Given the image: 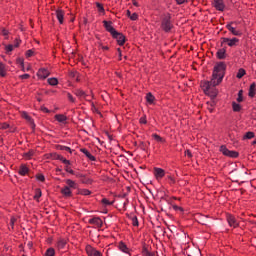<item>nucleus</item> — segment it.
Returning a JSON list of instances; mask_svg holds the SVG:
<instances>
[{
    "label": "nucleus",
    "mask_w": 256,
    "mask_h": 256,
    "mask_svg": "<svg viewBox=\"0 0 256 256\" xmlns=\"http://www.w3.org/2000/svg\"><path fill=\"white\" fill-rule=\"evenodd\" d=\"M226 69L227 65H225V62H219L214 66L211 81H207L203 84V90L207 95H210L213 87H217V85H220L223 82Z\"/></svg>",
    "instance_id": "nucleus-1"
},
{
    "label": "nucleus",
    "mask_w": 256,
    "mask_h": 256,
    "mask_svg": "<svg viewBox=\"0 0 256 256\" xmlns=\"http://www.w3.org/2000/svg\"><path fill=\"white\" fill-rule=\"evenodd\" d=\"M161 29L165 33H169L173 29V22L171 21V14H165L162 18Z\"/></svg>",
    "instance_id": "nucleus-2"
},
{
    "label": "nucleus",
    "mask_w": 256,
    "mask_h": 256,
    "mask_svg": "<svg viewBox=\"0 0 256 256\" xmlns=\"http://www.w3.org/2000/svg\"><path fill=\"white\" fill-rule=\"evenodd\" d=\"M220 151L226 157H232L233 159L239 157V153L237 151H231V150L227 149V146H225V145H222L220 147Z\"/></svg>",
    "instance_id": "nucleus-3"
},
{
    "label": "nucleus",
    "mask_w": 256,
    "mask_h": 256,
    "mask_svg": "<svg viewBox=\"0 0 256 256\" xmlns=\"http://www.w3.org/2000/svg\"><path fill=\"white\" fill-rule=\"evenodd\" d=\"M86 253L88 256H103L99 250L93 248L91 245L86 246Z\"/></svg>",
    "instance_id": "nucleus-4"
},
{
    "label": "nucleus",
    "mask_w": 256,
    "mask_h": 256,
    "mask_svg": "<svg viewBox=\"0 0 256 256\" xmlns=\"http://www.w3.org/2000/svg\"><path fill=\"white\" fill-rule=\"evenodd\" d=\"M233 25H235V22H231L230 24H227L226 29H228V31H230V33H232V35H235L236 37H241V35H242L241 31L235 29V27H233Z\"/></svg>",
    "instance_id": "nucleus-5"
},
{
    "label": "nucleus",
    "mask_w": 256,
    "mask_h": 256,
    "mask_svg": "<svg viewBox=\"0 0 256 256\" xmlns=\"http://www.w3.org/2000/svg\"><path fill=\"white\" fill-rule=\"evenodd\" d=\"M227 221H228V225H230L234 229L239 227V222L237 221V218H235V216L228 214Z\"/></svg>",
    "instance_id": "nucleus-6"
},
{
    "label": "nucleus",
    "mask_w": 256,
    "mask_h": 256,
    "mask_svg": "<svg viewBox=\"0 0 256 256\" xmlns=\"http://www.w3.org/2000/svg\"><path fill=\"white\" fill-rule=\"evenodd\" d=\"M104 27L106 29V31H108V33H110L112 36L117 32V30H115V28H113V23L109 22L107 20L103 21Z\"/></svg>",
    "instance_id": "nucleus-7"
},
{
    "label": "nucleus",
    "mask_w": 256,
    "mask_h": 256,
    "mask_svg": "<svg viewBox=\"0 0 256 256\" xmlns=\"http://www.w3.org/2000/svg\"><path fill=\"white\" fill-rule=\"evenodd\" d=\"M114 39H116L118 45H124L125 44V36L122 33L115 32L112 36Z\"/></svg>",
    "instance_id": "nucleus-8"
},
{
    "label": "nucleus",
    "mask_w": 256,
    "mask_h": 256,
    "mask_svg": "<svg viewBox=\"0 0 256 256\" xmlns=\"http://www.w3.org/2000/svg\"><path fill=\"white\" fill-rule=\"evenodd\" d=\"M22 117L29 123L31 129L35 130V121H33V118L27 112H22Z\"/></svg>",
    "instance_id": "nucleus-9"
},
{
    "label": "nucleus",
    "mask_w": 256,
    "mask_h": 256,
    "mask_svg": "<svg viewBox=\"0 0 256 256\" xmlns=\"http://www.w3.org/2000/svg\"><path fill=\"white\" fill-rule=\"evenodd\" d=\"M154 176L156 177L157 181H159V179H163L165 177V170L162 168H154Z\"/></svg>",
    "instance_id": "nucleus-10"
},
{
    "label": "nucleus",
    "mask_w": 256,
    "mask_h": 256,
    "mask_svg": "<svg viewBox=\"0 0 256 256\" xmlns=\"http://www.w3.org/2000/svg\"><path fill=\"white\" fill-rule=\"evenodd\" d=\"M37 77H39V79H47L49 77V70L45 68L39 69L37 72Z\"/></svg>",
    "instance_id": "nucleus-11"
},
{
    "label": "nucleus",
    "mask_w": 256,
    "mask_h": 256,
    "mask_svg": "<svg viewBox=\"0 0 256 256\" xmlns=\"http://www.w3.org/2000/svg\"><path fill=\"white\" fill-rule=\"evenodd\" d=\"M90 225H96V227H103V220H101V218L99 217H94L92 219L89 220Z\"/></svg>",
    "instance_id": "nucleus-12"
},
{
    "label": "nucleus",
    "mask_w": 256,
    "mask_h": 256,
    "mask_svg": "<svg viewBox=\"0 0 256 256\" xmlns=\"http://www.w3.org/2000/svg\"><path fill=\"white\" fill-rule=\"evenodd\" d=\"M214 7L217 11H225V3L223 0H214Z\"/></svg>",
    "instance_id": "nucleus-13"
},
{
    "label": "nucleus",
    "mask_w": 256,
    "mask_h": 256,
    "mask_svg": "<svg viewBox=\"0 0 256 256\" xmlns=\"http://www.w3.org/2000/svg\"><path fill=\"white\" fill-rule=\"evenodd\" d=\"M223 43H227V45L229 47H235V45H237V43H239V39H237V38H232V39L223 38Z\"/></svg>",
    "instance_id": "nucleus-14"
},
{
    "label": "nucleus",
    "mask_w": 256,
    "mask_h": 256,
    "mask_svg": "<svg viewBox=\"0 0 256 256\" xmlns=\"http://www.w3.org/2000/svg\"><path fill=\"white\" fill-rule=\"evenodd\" d=\"M56 17H57L60 25H63V19L65 17V11H63V10H56Z\"/></svg>",
    "instance_id": "nucleus-15"
},
{
    "label": "nucleus",
    "mask_w": 256,
    "mask_h": 256,
    "mask_svg": "<svg viewBox=\"0 0 256 256\" xmlns=\"http://www.w3.org/2000/svg\"><path fill=\"white\" fill-rule=\"evenodd\" d=\"M18 173H19V175L25 176V175H27V173H29V168L27 167V165L22 164L19 168Z\"/></svg>",
    "instance_id": "nucleus-16"
},
{
    "label": "nucleus",
    "mask_w": 256,
    "mask_h": 256,
    "mask_svg": "<svg viewBox=\"0 0 256 256\" xmlns=\"http://www.w3.org/2000/svg\"><path fill=\"white\" fill-rule=\"evenodd\" d=\"M54 118L56 119V121H58V123H66L67 122V116H65L63 114H56L54 116Z\"/></svg>",
    "instance_id": "nucleus-17"
},
{
    "label": "nucleus",
    "mask_w": 256,
    "mask_h": 256,
    "mask_svg": "<svg viewBox=\"0 0 256 256\" xmlns=\"http://www.w3.org/2000/svg\"><path fill=\"white\" fill-rule=\"evenodd\" d=\"M216 55L219 59H225L227 57V50L225 48L219 49Z\"/></svg>",
    "instance_id": "nucleus-18"
},
{
    "label": "nucleus",
    "mask_w": 256,
    "mask_h": 256,
    "mask_svg": "<svg viewBox=\"0 0 256 256\" xmlns=\"http://www.w3.org/2000/svg\"><path fill=\"white\" fill-rule=\"evenodd\" d=\"M61 193L62 195H64V197H71L72 195L71 188H69V186H65L64 188H62Z\"/></svg>",
    "instance_id": "nucleus-19"
},
{
    "label": "nucleus",
    "mask_w": 256,
    "mask_h": 256,
    "mask_svg": "<svg viewBox=\"0 0 256 256\" xmlns=\"http://www.w3.org/2000/svg\"><path fill=\"white\" fill-rule=\"evenodd\" d=\"M65 157H63L62 155H59L57 153H51L48 155V159H54V160H57V161H63Z\"/></svg>",
    "instance_id": "nucleus-20"
},
{
    "label": "nucleus",
    "mask_w": 256,
    "mask_h": 256,
    "mask_svg": "<svg viewBox=\"0 0 256 256\" xmlns=\"http://www.w3.org/2000/svg\"><path fill=\"white\" fill-rule=\"evenodd\" d=\"M74 94L76 97H79L80 99H85V97H87V95L85 94V91L81 89L74 90Z\"/></svg>",
    "instance_id": "nucleus-21"
},
{
    "label": "nucleus",
    "mask_w": 256,
    "mask_h": 256,
    "mask_svg": "<svg viewBox=\"0 0 256 256\" xmlns=\"http://www.w3.org/2000/svg\"><path fill=\"white\" fill-rule=\"evenodd\" d=\"M249 97H255L256 95V84L255 83H252L250 85V89H249Z\"/></svg>",
    "instance_id": "nucleus-22"
},
{
    "label": "nucleus",
    "mask_w": 256,
    "mask_h": 256,
    "mask_svg": "<svg viewBox=\"0 0 256 256\" xmlns=\"http://www.w3.org/2000/svg\"><path fill=\"white\" fill-rule=\"evenodd\" d=\"M7 75V68L4 63L0 62V77Z\"/></svg>",
    "instance_id": "nucleus-23"
},
{
    "label": "nucleus",
    "mask_w": 256,
    "mask_h": 256,
    "mask_svg": "<svg viewBox=\"0 0 256 256\" xmlns=\"http://www.w3.org/2000/svg\"><path fill=\"white\" fill-rule=\"evenodd\" d=\"M146 101L147 103H149L150 105H153L154 101H155V96H153V94L151 92L146 94Z\"/></svg>",
    "instance_id": "nucleus-24"
},
{
    "label": "nucleus",
    "mask_w": 256,
    "mask_h": 256,
    "mask_svg": "<svg viewBox=\"0 0 256 256\" xmlns=\"http://www.w3.org/2000/svg\"><path fill=\"white\" fill-rule=\"evenodd\" d=\"M65 245H67V240H65V239L58 240V242H57L58 249H65Z\"/></svg>",
    "instance_id": "nucleus-25"
},
{
    "label": "nucleus",
    "mask_w": 256,
    "mask_h": 256,
    "mask_svg": "<svg viewBox=\"0 0 256 256\" xmlns=\"http://www.w3.org/2000/svg\"><path fill=\"white\" fill-rule=\"evenodd\" d=\"M66 185H68L69 189H77V183L71 179L66 180Z\"/></svg>",
    "instance_id": "nucleus-26"
},
{
    "label": "nucleus",
    "mask_w": 256,
    "mask_h": 256,
    "mask_svg": "<svg viewBox=\"0 0 256 256\" xmlns=\"http://www.w3.org/2000/svg\"><path fill=\"white\" fill-rule=\"evenodd\" d=\"M152 137L158 143H163L165 141V139H163L161 136H159V134H152Z\"/></svg>",
    "instance_id": "nucleus-27"
},
{
    "label": "nucleus",
    "mask_w": 256,
    "mask_h": 256,
    "mask_svg": "<svg viewBox=\"0 0 256 256\" xmlns=\"http://www.w3.org/2000/svg\"><path fill=\"white\" fill-rule=\"evenodd\" d=\"M48 83L49 85H52L53 87H55V85L59 84V80H57V78H49Z\"/></svg>",
    "instance_id": "nucleus-28"
},
{
    "label": "nucleus",
    "mask_w": 256,
    "mask_h": 256,
    "mask_svg": "<svg viewBox=\"0 0 256 256\" xmlns=\"http://www.w3.org/2000/svg\"><path fill=\"white\" fill-rule=\"evenodd\" d=\"M119 249L120 251H122L123 253H127V251H129V249L127 248V245H125V243L121 242L119 244Z\"/></svg>",
    "instance_id": "nucleus-29"
},
{
    "label": "nucleus",
    "mask_w": 256,
    "mask_h": 256,
    "mask_svg": "<svg viewBox=\"0 0 256 256\" xmlns=\"http://www.w3.org/2000/svg\"><path fill=\"white\" fill-rule=\"evenodd\" d=\"M41 195H42L41 189H36V190H35L34 199H35L36 201H39V199H41Z\"/></svg>",
    "instance_id": "nucleus-30"
},
{
    "label": "nucleus",
    "mask_w": 256,
    "mask_h": 256,
    "mask_svg": "<svg viewBox=\"0 0 256 256\" xmlns=\"http://www.w3.org/2000/svg\"><path fill=\"white\" fill-rule=\"evenodd\" d=\"M244 75H245V69L240 68V69L238 70V73H237L236 77H237L238 79H241V78L244 77Z\"/></svg>",
    "instance_id": "nucleus-31"
},
{
    "label": "nucleus",
    "mask_w": 256,
    "mask_h": 256,
    "mask_svg": "<svg viewBox=\"0 0 256 256\" xmlns=\"http://www.w3.org/2000/svg\"><path fill=\"white\" fill-rule=\"evenodd\" d=\"M45 256H55V249L53 248H48L46 250Z\"/></svg>",
    "instance_id": "nucleus-32"
},
{
    "label": "nucleus",
    "mask_w": 256,
    "mask_h": 256,
    "mask_svg": "<svg viewBox=\"0 0 256 256\" xmlns=\"http://www.w3.org/2000/svg\"><path fill=\"white\" fill-rule=\"evenodd\" d=\"M143 256H155V252H149V250H147V248H143Z\"/></svg>",
    "instance_id": "nucleus-33"
},
{
    "label": "nucleus",
    "mask_w": 256,
    "mask_h": 256,
    "mask_svg": "<svg viewBox=\"0 0 256 256\" xmlns=\"http://www.w3.org/2000/svg\"><path fill=\"white\" fill-rule=\"evenodd\" d=\"M33 155H35V151L30 150L24 154V157H25V159H31V157H33Z\"/></svg>",
    "instance_id": "nucleus-34"
},
{
    "label": "nucleus",
    "mask_w": 256,
    "mask_h": 256,
    "mask_svg": "<svg viewBox=\"0 0 256 256\" xmlns=\"http://www.w3.org/2000/svg\"><path fill=\"white\" fill-rule=\"evenodd\" d=\"M233 111L239 112L241 111V105L237 104L236 102L232 103Z\"/></svg>",
    "instance_id": "nucleus-35"
},
{
    "label": "nucleus",
    "mask_w": 256,
    "mask_h": 256,
    "mask_svg": "<svg viewBox=\"0 0 256 256\" xmlns=\"http://www.w3.org/2000/svg\"><path fill=\"white\" fill-rule=\"evenodd\" d=\"M96 7L100 13H105V8L103 7V4L97 2Z\"/></svg>",
    "instance_id": "nucleus-36"
},
{
    "label": "nucleus",
    "mask_w": 256,
    "mask_h": 256,
    "mask_svg": "<svg viewBox=\"0 0 256 256\" xmlns=\"http://www.w3.org/2000/svg\"><path fill=\"white\" fill-rule=\"evenodd\" d=\"M132 225L134 227H139V220L137 219V216L132 217Z\"/></svg>",
    "instance_id": "nucleus-37"
},
{
    "label": "nucleus",
    "mask_w": 256,
    "mask_h": 256,
    "mask_svg": "<svg viewBox=\"0 0 256 256\" xmlns=\"http://www.w3.org/2000/svg\"><path fill=\"white\" fill-rule=\"evenodd\" d=\"M253 137H255V133H253V132H247L244 135V139H253Z\"/></svg>",
    "instance_id": "nucleus-38"
},
{
    "label": "nucleus",
    "mask_w": 256,
    "mask_h": 256,
    "mask_svg": "<svg viewBox=\"0 0 256 256\" xmlns=\"http://www.w3.org/2000/svg\"><path fill=\"white\" fill-rule=\"evenodd\" d=\"M237 101L238 103L243 102V90H239Z\"/></svg>",
    "instance_id": "nucleus-39"
},
{
    "label": "nucleus",
    "mask_w": 256,
    "mask_h": 256,
    "mask_svg": "<svg viewBox=\"0 0 256 256\" xmlns=\"http://www.w3.org/2000/svg\"><path fill=\"white\" fill-rule=\"evenodd\" d=\"M85 156L90 159V161H97V158L91 154V152H88L85 154Z\"/></svg>",
    "instance_id": "nucleus-40"
},
{
    "label": "nucleus",
    "mask_w": 256,
    "mask_h": 256,
    "mask_svg": "<svg viewBox=\"0 0 256 256\" xmlns=\"http://www.w3.org/2000/svg\"><path fill=\"white\" fill-rule=\"evenodd\" d=\"M5 51L9 55V53H11V51H13V45H11V44L6 45L5 46Z\"/></svg>",
    "instance_id": "nucleus-41"
},
{
    "label": "nucleus",
    "mask_w": 256,
    "mask_h": 256,
    "mask_svg": "<svg viewBox=\"0 0 256 256\" xmlns=\"http://www.w3.org/2000/svg\"><path fill=\"white\" fill-rule=\"evenodd\" d=\"M208 110L210 111V113H213V107H215V101H211V102H208Z\"/></svg>",
    "instance_id": "nucleus-42"
},
{
    "label": "nucleus",
    "mask_w": 256,
    "mask_h": 256,
    "mask_svg": "<svg viewBox=\"0 0 256 256\" xmlns=\"http://www.w3.org/2000/svg\"><path fill=\"white\" fill-rule=\"evenodd\" d=\"M65 172L70 173V175H75V171H73L69 166H65Z\"/></svg>",
    "instance_id": "nucleus-43"
},
{
    "label": "nucleus",
    "mask_w": 256,
    "mask_h": 256,
    "mask_svg": "<svg viewBox=\"0 0 256 256\" xmlns=\"http://www.w3.org/2000/svg\"><path fill=\"white\" fill-rule=\"evenodd\" d=\"M80 195H85V196L91 195V191H89L87 189H83L80 191Z\"/></svg>",
    "instance_id": "nucleus-44"
},
{
    "label": "nucleus",
    "mask_w": 256,
    "mask_h": 256,
    "mask_svg": "<svg viewBox=\"0 0 256 256\" xmlns=\"http://www.w3.org/2000/svg\"><path fill=\"white\" fill-rule=\"evenodd\" d=\"M60 151H68L69 153H72V150L68 146H60Z\"/></svg>",
    "instance_id": "nucleus-45"
},
{
    "label": "nucleus",
    "mask_w": 256,
    "mask_h": 256,
    "mask_svg": "<svg viewBox=\"0 0 256 256\" xmlns=\"http://www.w3.org/2000/svg\"><path fill=\"white\" fill-rule=\"evenodd\" d=\"M103 205H113V202H110L107 198L102 199Z\"/></svg>",
    "instance_id": "nucleus-46"
},
{
    "label": "nucleus",
    "mask_w": 256,
    "mask_h": 256,
    "mask_svg": "<svg viewBox=\"0 0 256 256\" xmlns=\"http://www.w3.org/2000/svg\"><path fill=\"white\" fill-rule=\"evenodd\" d=\"M130 19H131V21H137V19H139V15H137V13H133V14L130 16Z\"/></svg>",
    "instance_id": "nucleus-47"
},
{
    "label": "nucleus",
    "mask_w": 256,
    "mask_h": 256,
    "mask_svg": "<svg viewBox=\"0 0 256 256\" xmlns=\"http://www.w3.org/2000/svg\"><path fill=\"white\" fill-rule=\"evenodd\" d=\"M36 179H38V181H45V176L43 174H38L36 175Z\"/></svg>",
    "instance_id": "nucleus-48"
},
{
    "label": "nucleus",
    "mask_w": 256,
    "mask_h": 256,
    "mask_svg": "<svg viewBox=\"0 0 256 256\" xmlns=\"http://www.w3.org/2000/svg\"><path fill=\"white\" fill-rule=\"evenodd\" d=\"M140 123H142L143 125H147V116H143L140 118Z\"/></svg>",
    "instance_id": "nucleus-49"
},
{
    "label": "nucleus",
    "mask_w": 256,
    "mask_h": 256,
    "mask_svg": "<svg viewBox=\"0 0 256 256\" xmlns=\"http://www.w3.org/2000/svg\"><path fill=\"white\" fill-rule=\"evenodd\" d=\"M67 97H68L69 101H71V103H75V98L73 97V95H71V93H68Z\"/></svg>",
    "instance_id": "nucleus-50"
},
{
    "label": "nucleus",
    "mask_w": 256,
    "mask_h": 256,
    "mask_svg": "<svg viewBox=\"0 0 256 256\" xmlns=\"http://www.w3.org/2000/svg\"><path fill=\"white\" fill-rule=\"evenodd\" d=\"M62 162L64 163V165H66V167H69V165H71V161L67 160L66 158H63Z\"/></svg>",
    "instance_id": "nucleus-51"
},
{
    "label": "nucleus",
    "mask_w": 256,
    "mask_h": 256,
    "mask_svg": "<svg viewBox=\"0 0 256 256\" xmlns=\"http://www.w3.org/2000/svg\"><path fill=\"white\" fill-rule=\"evenodd\" d=\"M168 179L170 181V185H175V178H173V176H168Z\"/></svg>",
    "instance_id": "nucleus-52"
},
{
    "label": "nucleus",
    "mask_w": 256,
    "mask_h": 256,
    "mask_svg": "<svg viewBox=\"0 0 256 256\" xmlns=\"http://www.w3.org/2000/svg\"><path fill=\"white\" fill-rule=\"evenodd\" d=\"M173 210L174 211H183V208L182 207H179L177 205H173Z\"/></svg>",
    "instance_id": "nucleus-53"
},
{
    "label": "nucleus",
    "mask_w": 256,
    "mask_h": 256,
    "mask_svg": "<svg viewBox=\"0 0 256 256\" xmlns=\"http://www.w3.org/2000/svg\"><path fill=\"white\" fill-rule=\"evenodd\" d=\"M33 50H28L27 52H26V57H33Z\"/></svg>",
    "instance_id": "nucleus-54"
},
{
    "label": "nucleus",
    "mask_w": 256,
    "mask_h": 256,
    "mask_svg": "<svg viewBox=\"0 0 256 256\" xmlns=\"http://www.w3.org/2000/svg\"><path fill=\"white\" fill-rule=\"evenodd\" d=\"M91 110L93 111V113H99V109H97V107H95V104H92Z\"/></svg>",
    "instance_id": "nucleus-55"
},
{
    "label": "nucleus",
    "mask_w": 256,
    "mask_h": 256,
    "mask_svg": "<svg viewBox=\"0 0 256 256\" xmlns=\"http://www.w3.org/2000/svg\"><path fill=\"white\" fill-rule=\"evenodd\" d=\"M185 155H186V157H189L190 159H191V157H193V154L189 150L185 151Z\"/></svg>",
    "instance_id": "nucleus-56"
},
{
    "label": "nucleus",
    "mask_w": 256,
    "mask_h": 256,
    "mask_svg": "<svg viewBox=\"0 0 256 256\" xmlns=\"http://www.w3.org/2000/svg\"><path fill=\"white\" fill-rule=\"evenodd\" d=\"M188 0H176L177 5H183V3H187Z\"/></svg>",
    "instance_id": "nucleus-57"
},
{
    "label": "nucleus",
    "mask_w": 256,
    "mask_h": 256,
    "mask_svg": "<svg viewBox=\"0 0 256 256\" xmlns=\"http://www.w3.org/2000/svg\"><path fill=\"white\" fill-rule=\"evenodd\" d=\"M29 77H31V75L23 74V75L20 76V79H29Z\"/></svg>",
    "instance_id": "nucleus-58"
},
{
    "label": "nucleus",
    "mask_w": 256,
    "mask_h": 256,
    "mask_svg": "<svg viewBox=\"0 0 256 256\" xmlns=\"http://www.w3.org/2000/svg\"><path fill=\"white\" fill-rule=\"evenodd\" d=\"M15 221H17V219H15V218H11V220H10V225H11L12 229L15 225Z\"/></svg>",
    "instance_id": "nucleus-59"
},
{
    "label": "nucleus",
    "mask_w": 256,
    "mask_h": 256,
    "mask_svg": "<svg viewBox=\"0 0 256 256\" xmlns=\"http://www.w3.org/2000/svg\"><path fill=\"white\" fill-rule=\"evenodd\" d=\"M2 35H4V37H7V35H9V31L6 29L2 30Z\"/></svg>",
    "instance_id": "nucleus-60"
},
{
    "label": "nucleus",
    "mask_w": 256,
    "mask_h": 256,
    "mask_svg": "<svg viewBox=\"0 0 256 256\" xmlns=\"http://www.w3.org/2000/svg\"><path fill=\"white\" fill-rule=\"evenodd\" d=\"M81 153H83L84 155H86L89 151L86 148H81L80 149Z\"/></svg>",
    "instance_id": "nucleus-61"
},
{
    "label": "nucleus",
    "mask_w": 256,
    "mask_h": 256,
    "mask_svg": "<svg viewBox=\"0 0 256 256\" xmlns=\"http://www.w3.org/2000/svg\"><path fill=\"white\" fill-rule=\"evenodd\" d=\"M20 43H21V41L16 40V43H15L14 47H19Z\"/></svg>",
    "instance_id": "nucleus-62"
},
{
    "label": "nucleus",
    "mask_w": 256,
    "mask_h": 256,
    "mask_svg": "<svg viewBox=\"0 0 256 256\" xmlns=\"http://www.w3.org/2000/svg\"><path fill=\"white\" fill-rule=\"evenodd\" d=\"M42 111H44V113H49V109H47L45 107L42 108Z\"/></svg>",
    "instance_id": "nucleus-63"
},
{
    "label": "nucleus",
    "mask_w": 256,
    "mask_h": 256,
    "mask_svg": "<svg viewBox=\"0 0 256 256\" xmlns=\"http://www.w3.org/2000/svg\"><path fill=\"white\" fill-rule=\"evenodd\" d=\"M126 15H127V17H131V11L130 10H127V12H126Z\"/></svg>",
    "instance_id": "nucleus-64"
}]
</instances>
